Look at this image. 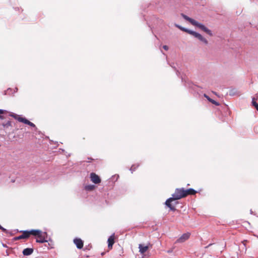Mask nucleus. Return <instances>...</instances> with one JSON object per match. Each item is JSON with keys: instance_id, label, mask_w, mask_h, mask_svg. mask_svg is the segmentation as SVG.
I'll return each mask as SVG.
<instances>
[{"instance_id": "obj_18", "label": "nucleus", "mask_w": 258, "mask_h": 258, "mask_svg": "<svg viewBox=\"0 0 258 258\" xmlns=\"http://www.w3.org/2000/svg\"><path fill=\"white\" fill-rule=\"evenodd\" d=\"M95 187L96 186L94 185L89 184V185H86L85 186V190H86L87 191H91V190H94L95 188Z\"/></svg>"}, {"instance_id": "obj_30", "label": "nucleus", "mask_w": 258, "mask_h": 258, "mask_svg": "<svg viewBox=\"0 0 258 258\" xmlns=\"http://www.w3.org/2000/svg\"><path fill=\"white\" fill-rule=\"evenodd\" d=\"M8 233H9L10 234V235H11V236H13V235H14V233H13V232L9 231V232Z\"/></svg>"}, {"instance_id": "obj_6", "label": "nucleus", "mask_w": 258, "mask_h": 258, "mask_svg": "<svg viewBox=\"0 0 258 258\" xmlns=\"http://www.w3.org/2000/svg\"><path fill=\"white\" fill-rule=\"evenodd\" d=\"M20 232H22V234L20 236L14 237L13 239V241H15L22 239H27L29 238L28 235L27 234V230L20 231Z\"/></svg>"}, {"instance_id": "obj_13", "label": "nucleus", "mask_w": 258, "mask_h": 258, "mask_svg": "<svg viewBox=\"0 0 258 258\" xmlns=\"http://www.w3.org/2000/svg\"><path fill=\"white\" fill-rule=\"evenodd\" d=\"M149 248L148 245L145 246L144 244H140L139 245V252L141 254H144Z\"/></svg>"}, {"instance_id": "obj_11", "label": "nucleus", "mask_w": 258, "mask_h": 258, "mask_svg": "<svg viewBox=\"0 0 258 258\" xmlns=\"http://www.w3.org/2000/svg\"><path fill=\"white\" fill-rule=\"evenodd\" d=\"M242 94L241 92L236 88H232L229 90V95L231 96H239Z\"/></svg>"}, {"instance_id": "obj_3", "label": "nucleus", "mask_w": 258, "mask_h": 258, "mask_svg": "<svg viewBox=\"0 0 258 258\" xmlns=\"http://www.w3.org/2000/svg\"><path fill=\"white\" fill-rule=\"evenodd\" d=\"M90 177L91 180L95 184L100 183L101 181V180L100 177L94 172H92L90 173Z\"/></svg>"}, {"instance_id": "obj_34", "label": "nucleus", "mask_w": 258, "mask_h": 258, "mask_svg": "<svg viewBox=\"0 0 258 258\" xmlns=\"http://www.w3.org/2000/svg\"><path fill=\"white\" fill-rule=\"evenodd\" d=\"M212 245V244H209V245H208L207 246H206V248H207V247H209V246H210V245Z\"/></svg>"}, {"instance_id": "obj_23", "label": "nucleus", "mask_w": 258, "mask_h": 258, "mask_svg": "<svg viewBox=\"0 0 258 258\" xmlns=\"http://www.w3.org/2000/svg\"><path fill=\"white\" fill-rule=\"evenodd\" d=\"M253 106L254 107V108L256 109V110L258 111V103H257L256 102L253 101Z\"/></svg>"}, {"instance_id": "obj_12", "label": "nucleus", "mask_w": 258, "mask_h": 258, "mask_svg": "<svg viewBox=\"0 0 258 258\" xmlns=\"http://www.w3.org/2000/svg\"><path fill=\"white\" fill-rule=\"evenodd\" d=\"M107 242L108 248L111 249L114 243V234H112L108 238Z\"/></svg>"}, {"instance_id": "obj_35", "label": "nucleus", "mask_w": 258, "mask_h": 258, "mask_svg": "<svg viewBox=\"0 0 258 258\" xmlns=\"http://www.w3.org/2000/svg\"><path fill=\"white\" fill-rule=\"evenodd\" d=\"M210 34V36H212V33H209Z\"/></svg>"}, {"instance_id": "obj_36", "label": "nucleus", "mask_w": 258, "mask_h": 258, "mask_svg": "<svg viewBox=\"0 0 258 258\" xmlns=\"http://www.w3.org/2000/svg\"><path fill=\"white\" fill-rule=\"evenodd\" d=\"M149 245L151 247L152 246V245L150 244V243H149Z\"/></svg>"}, {"instance_id": "obj_19", "label": "nucleus", "mask_w": 258, "mask_h": 258, "mask_svg": "<svg viewBox=\"0 0 258 258\" xmlns=\"http://www.w3.org/2000/svg\"><path fill=\"white\" fill-rule=\"evenodd\" d=\"M257 99H258V94H256L255 95V96L252 98V102H251V103H252V105H253V101H254V102H256V100H257Z\"/></svg>"}, {"instance_id": "obj_16", "label": "nucleus", "mask_w": 258, "mask_h": 258, "mask_svg": "<svg viewBox=\"0 0 258 258\" xmlns=\"http://www.w3.org/2000/svg\"><path fill=\"white\" fill-rule=\"evenodd\" d=\"M20 122H23V123H24L26 124H28L32 127H36L35 125L33 123L30 122L29 120H27L25 118H20Z\"/></svg>"}, {"instance_id": "obj_9", "label": "nucleus", "mask_w": 258, "mask_h": 258, "mask_svg": "<svg viewBox=\"0 0 258 258\" xmlns=\"http://www.w3.org/2000/svg\"><path fill=\"white\" fill-rule=\"evenodd\" d=\"M47 233L46 232H42L41 236L42 237H38L39 239H37L36 241L38 243H44L46 242H47V240L46 239L47 236Z\"/></svg>"}, {"instance_id": "obj_17", "label": "nucleus", "mask_w": 258, "mask_h": 258, "mask_svg": "<svg viewBox=\"0 0 258 258\" xmlns=\"http://www.w3.org/2000/svg\"><path fill=\"white\" fill-rule=\"evenodd\" d=\"M9 116L14 117L15 119L18 120L20 122V118H23V117H22L20 116L19 115H18L14 113H13V112H10L9 114Z\"/></svg>"}, {"instance_id": "obj_32", "label": "nucleus", "mask_w": 258, "mask_h": 258, "mask_svg": "<svg viewBox=\"0 0 258 258\" xmlns=\"http://www.w3.org/2000/svg\"><path fill=\"white\" fill-rule=\"evenodd\" d=\"M2 245L4 247H7V245L6 244L2 243Z\"/></svg>"}, {"instance_id": "obj_24", "label": "nucleus", "mask_w": 258, "mask_h": 258, "mask_svg": "<svg viewBox=\"0 0 258 258\" xmlns=\"http://www.w3.org/2000/svg\"><path fill=\"white\" fill-rule=\"evenodd\" d=\"M204 96L206 98H207V100H208L209 101H210V100H211V98H210V97H209V96H208V95H207V94H204Z\"/></svg>"}, {"instance_id": "obj_7", "label": "nucleus", "mask_w": 258, "mask_h": 258, "mask_svg": "<svg viewBox=\"0 0 258 258\" xmlns=\"http://www.w3.org/2000/svg\"><path fill=\"white\" fill-rule=\"evenodd\" d=\"M4 119H1L0 125H2L4 129L9 128V127L12 126V122L10 120H4Z\"/></svg>"}, {"instance_id": "obj_29", "label": "nucleus", "mask_w": 258, "mask_h": 258, "mask_svg": "<svg viewBox=\"0 0 258 258\" xmlns=\"http://www.w3.org/2000/svg\"><path fill=\"white\" fill-rule=\"evenodd\" d=\"M5 117L4 115H0V119H5Z\"/></svg>"}, {"instance_id": "obj_15", "label": "nucleus", "mask_w": 258, "mask_h": 258, "mask_svg": "<svg viewBox=\"0 0 258 258\" xmlns=\"http://www.w3.org/2000/svg\"><path fill=\"white\" fill-rule=\"evenodd\" d=\"M34 249L31 248H26L23 250V254L24 255H30L33 252Z\"/></svg>"}, {"instance_id": "obj_10", "label": "nucleus", "mask_w": 258, "mask_h": 258, "mask_svg": "<svg viewBox=\"0 0 258 258\" xmlns=\"http://www.w3.org/2000/svg\"><path fill=\"white\" fill-rule=\"evenodd\" d=\"M74 242L76 244L77 247L78 249H81L83 247V241L80 238H75L74 239Z\"/></svg>"}, {"instance_id": "obj_5", "label": "nucleus", "mask_w": 258, "mask_h": 258, "mask_svg": "<svg viewBox=\"0 0 258 258\" xmlns=\"http://www.w3.org/2000/svg\"><path fill=\"white\" fill-rule=\"evenodd\" d=\"M192 34L195 38L198 39L202 42L204 43L205 44H207L208 43V41L207 39L203 36L201 33H190Z\"/></svg>"}, {"instance_id": "obj_20", "label": "nucleus", "mask_w": 258, "mask_h": 258, "mask_svg": "<svg viewBox=\"0 0 258 258\" xmlns=\"http://www.w3.org/2000/svg\"><path fill=\"white\" fill-rule=\"evenodd\" d=\"M139 166V165L136 166L135 165H133L132 166V167H131L130 168V170L132 171V172H133V171H134L136 168Z\"/></svg>"}, {"instance_id": "obj_21", "label": "nucleus", "mask_w": 258, "mask_h": 258, "mask_svg": "<svg viewBox=\"0 0 258 258\" xmlns=\"http://www.w3.org/2000/svg\"><path fill=\"white\" fill-rule=\"evenodd\" d=\"M209 102H210L211 103H212L213 104H215L216 106L219 105V103L218 102L215 101L214 100H213L212 99H211V100H210Z\"/></svg>"}, {"instance_id": "obj_26", "label": "nucleus", "mask_w": 258, "mask_h": 258, "mask_svg": "<svg viewBox=\"0 0 258 258\" xmlns=\"http://www.w3.org/2000/svg\"><path fill=\"white\" fill-rule=\"evenodd\" d=\"M7 111L3 109H0V114H4L5 112H6Z\"/></svg>"}, {"instance_id": "obj_31", "label": "nucleus", "mask_w": 258, "mask_h": 258, "mask_svg": "<svg viewBox=\"0 0 258 258\" xmlns=\"http://www.w3.org/2000/svg\"><path fill=\"white\" fill-rule=\"evenodd\" d=\"M247 241L246 240H244L242 242V243L243 244V245L245 247V242H246Z\"/></svg>"}, {"instance_id": "obj_14", "label": "nucleus", "mask_w": 258, "mask_h": 258, "mask_svg": "<svg viewBox=\"0 0 258 258\" xmlns=\"http://www.w3.org/2000/svg\"><path fill=\"white\" fill-rule=\"evenodd\" d=\"M197 191L193 188L185 189V197L188 195H195Z\"/></svg>"}, {"instance_id": "obj_4", "label": "nucleus", "mask_w": 258, "mask_h": 258, "mask_svg": "<svg viewBox=\"0 0 258 258\" xmlns=\"http://www.w3.org/2000/svg\"><path fill=\"white\" fill-rule=\"evenodd\" d=\"M27 232L28 237H29L31 235L34 236L42 237L41 234L42 231L40 230L32 229L29 231L27 230Z\"/></svg>"}, {"instance_id": "obj_28", "label": "nucleus", "mask_w": 258, "mask_h": 258, "mask_svg": "<svg viewBox=\"0 0 258 258\" xmlns=\"http://www.w3.org/2000/svg\"><path fill=\"white\" fill-rule=\"evenodd\" d=\"M231 258H238V254H237V253H236V254H235L234 255L232 256L231 257Z\"/></svg>"}, {"instance_id": "obj_2", "label": "nucleus", "mask_w": 258, "mask_h": 258, "mask_svg": "<svg viewBox=\"0 0 258 258\" xmlns=\"http://www.w3.org/2000/svg\"><path fill=\"white\" fill-rule=\"evenodd\" d=\"M181 16L185 20L189 22L193 25L198 27L200 30L204 31L205 32H210V31L208 30V29L204 25H203L201 23H199L197 21L188 17V16H187L186 15H185L183 14H182Z\"/></svg>"}, {"instance_id": "obj_22", "label": "nucleus", "mask_w": 258, "mask_h": 258, "mask_svg": "<svg viewBox=\"0 0 258 258\" xmlns=\"http://www.w3.org/2000/svg\"><path fill=\"white\" fill-rule=\"evenodd\" d=\"M0 229L2 230L3 232H4L6 233H8L9 232V231L8 230H7L6 229L3 227L1 225H0Z\"/></svg>"}, {"instance_id": "obj_8", "label": "nucleus", "mask_w": 258, "mask_h": 258, "mask_svg": "<svg viewBox=\"0 0 258 258\" xmlns=\"http://www.w3.org/2000/svg\"><path fill=\"white\" fill-rule=\"evenodd\" d=\"M190 235L189 233H184L177 239L176 243H182L184 242L189 238Z\"/></svg>"}, {"instance_id": "obj_33", "label": "nucleus", "mask_w": 258, "mask_h": 258, "mask_svg": "<svg viewBox=\"0 0 258 258\" xmlns=\"http://www.w3.org/2000/svg\"><path fill=\"white\" fill-rule=\"evenodd\" d=\"M88 160H89L90 161H92V160H94L93 159H92V158H91V157H88Z\"/></svg>"}, {"instance_id": "obj_1", "label": "nucleus", "mask_w": 258, "mask_h": 258, "mask_svg": "<svg viewBox=\"0 0 258 258\" xmlns=\"http://www.w3.org/2000/svg\"><path fill=\"white\" fill-rule=\"evenodd\" d=\"M185 197V189L184 188H177L175 190V192L172 195V197L168 199L165 205L168 207L171 211H175L176 210L175 206L178 204V202H172L174 201L180 200Z\"/></svg>"}, {"instance_id": "obj_27", "label": "nucleus", "mask_w": 258, "mask_h": 258, "mask_svg": "<svg viewBox=\"0 0 258 258\" xmlns=\"http://www.w3.org/2000/svg\"><path fill=\"white\" fill-rule=\"evenodd\" d=\"M163 48L165 50H168V46H167V45H164L163 46Z\"/></svg>"}, {"instance_id": "obj_25", "label": "nucleus", "mask_w": 258, "mask_h": 258, "mask_svg": "<svg viewBox=\"0 0 258 258\" xmlns=\"http://www.w3.org/2000/svg\"><path fill=\"white\" fill-rule=\"evenodd\" d=\"M180 30L183 31H185L186 32H188V33H189V32H194L193 31H188V30H185V29H182L181 28H180Z\"/></svg>"}]
</instances>
